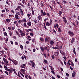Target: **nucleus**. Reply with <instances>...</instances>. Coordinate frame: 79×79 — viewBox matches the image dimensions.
<instances>
[{
  "mask_svg": "<svg viewBox=\"0 0 79 79\" xmlns=\"http://www.w3.org/2000/svg\"><path fill=\"white\" fill-rule=\"evenodd\" d=\"M44 50H47V52H49V51H50V47H44Z\"/></svg>",
  "mask_w": 79,
  "mask_h": 79,
  "instance_id": "1",
  "label": "nucleus"
},
{
  "mask_svg": "<svg viewBox=\"0 0 79 79\" xmlns=\"http://www.w3.org/2000/svg\"><path fill=\"white\" fill-rule=\"evenodd\" d=\"M30 62L31 63V66L32 68H35L34 66V65L35 64V63L31 60H30Z\"/></svg>",
  "mask_w": 79,
  "mask_h": 79,
  "instance_id": "2",
  "label": "nucleus"
},
{
  "mask_svg": "<svg viewBox=\"0 0 79 79\" xmlns=\"http://www.w3.org/2000/svg\"><path fill=\"white\" fill-rule=\"evenodd\" d=\"M3 60H4L5 63H6V64L7 65H9V64H8V61L6 60V59L3 58Z\"/></svg>",
  "mask_w": 79,
  "mask_h": 79,
  "instance_id": "3",
  "label": "nucleus"
},
{
  "mask_svg": "<svg viewBox=\"0 0 79 79\" xmlns=\"http://www.w3.org/2000/svg\"><path fill=\"white\" fill-rule=\"evenodd\" d=\"M63 19H64V22L66 24V23H67V20H66V18H65V17H63Z\"/></svg>",
  "mask_w": 79,
  "mask_h": 79,
  "instance_id": "4",
  "label": "nucleus"
},
{
  "mask_svg": "<svg viewBox=\"0 0 79 79\" xmlns=\"http://www.w3.org/2000/svg\"><path fill=\"white\" fill-rule=\"evenodd\" d=\"M75 40V38H72V40L71 41V44H73L74 43V41Z\"/></svg>",
  "mask_w": 79,
  "mask_h": 79,
  "instance_id": "5",
  "label": "nucleus"
},
{
  "mask_svg": "<svg viewBox=\"0 0 79 79\" xmlns=\"http://www.w3.org/2000/svg\"><path fill=\"white\" fill-rule=\"evenodd\" d=\"M68 33L69 34H70V35H72L73 36V35H74V33H73V32L71 31H69Z\"/></svg>",
  "mask_w": 79,
  "mask_h": 79,
  "instance_id": "6",
  "label": "nucleus"
},
{
  "mask_svg": "<svg viewBox=\"0 0 79 79\" xmlns=\"http://www.w3.org/2000/svg\"><path fill=\"white\" fill-rule=\"evenodd\" d=\"M38 19L39 20H42V16L40 15H39L38 17Z\"/></svg>",
  "mask_w": 79,
  "mask_h": 79,
  "instance_id": "7",
  "label": "nucleus"
},
{
  "mask_svg": "<svg viewBox=\"0 0 79 79\" xmlns=\"http://www.w3.org/2000/svg\"><path fill=\"white\" fill-rule=\"evenodd\" d=\"M27 24L29 26H31V24H32V23L31 21H30L29 22L27 23Z\"/></svg>",
  "mask_w": 79,
  "mask_h": 79,
  "instance_id": "8",
  "label": "nucleus"
},
{
  "mask_svg": "<svg viewBox=\"0 0 79 79\" xmlns=\"http://www.w3.org/2000/svg\"><path fill=\"white\" fill-rule=\"evenodd\" d=\"M58 48H59H59H60V50H61V49L63 48V47L62 46V45H61L60 44V45L59 46V47H58Z\"/></svg>",
  "mask_w": 79,
  "mask_h": 79,
  "instance_id": "9",
  "label": "nucleus"
},
{
  "mask_svg": "<svg viewBox=\"0 0 79 79\" xmlns=\"http://www.w3.org/2000/svg\"><path fill=\"white\" fill-rule=\"evenodd\" d=\"M50 23H49L48 22H46V25L47 26H50Z\"/></svg>",
  "mask_w": 79,
  "mask_h": 79,
  "instance_id": "10",
  "label": "nucleus"
},
{
  "mask_svg": "<svg viewBox=\"0 0 79 79\" xmlns=\"http://www.w3.org/2000/svg\"><path fill=\"white\" fill-rule=\"evenodd\" d=\"M22 21L23 23H26V19H23Z\"/></svg>",
  "mask_w": 79,
  "mask_h": 79,
  "instance_id": "11",
  "label": "nucleus"
},
{
  "mask_svg": "<svg viewBox=\"0 0 79 79\" xmlns=\"http://www.w3.org/2000/svg\"><path fill=\"white\" fill-rule=\"evenodd\" d=\"M13 63L15 65L18 64V61L15 60H14V61Z\"/></svg>",
  "mask_w": 79,
  "mask_h": 79,
  "instance_id": "12",
  "label": "nucleus"
},
{
  "mask_svg": "<svg viewBox=\"0 0 79 79\" xmlns=\"http://www.w3.org/2000/svg\"><path fill=\"white\" fill-rule=\"evenodd\" d=\"M6 22H9V23H10V22L11 21V19H6Z\"/></svg>",
  "mask_w": 79,
  "mask_h": 79,
  "instance_id": "13",
  "label": "nucleus"
},
{
  "mask_svg": "<svg viewBox=\"0 0 79 79\" xmlns=\"http://www.w3.org/2000/svg\"><path fill=\"white\" fill-rule=\"evenodd\" d=\"M20 12L22 13L21 15H22V16H23V15H24V13H23V11L22 10V9H20Z\"/></svg>",
  "mask_w": 79,
  "mask_h": 79,
  "instance_id": "14",
  "label": "nucleus"
},
{
  "mask_svg": "<svg viewBox=\"0 0 79 79\" xmlns=\"http://www.w3.org/2000/svg\"><path fill=\"white\" fill-rule=\"evenodd\" d=\"M21 35L22 37H24V36H25V33H22L20 34Z\"/></svg>",
  "mask_w": 79,
  "mask_h": 79,
  "instance_id": "15",
  "label": "nucleus"
},
{
  "mask_svg": "<svg viewBox=\"0 0 79 79\" xmlns=\"http://www.w3.org/2000/svg\"><path fill=\"white\" fill-rule=\"evenodd\" d=\"M60 53L62 55H64V52L63 51H60Z\"/></svg>",
  "mask_w": 79,
  "mask_h": 79,
  "instance_id": "16",
  "label": "nucleus"
},
{
  "mask_svg": "<svg viewBox=\"0 0 79 79\" xmlns=\"http://www.w3.org/2000/svg\"><path fill=\"white\" fill-rule=\"evenodd\" d=\"M40 48L41 50L43 52H44V48H43L42 47H40Z\"/></svg>",
  "mask_w": 79,
  "mask_h": 79,
  "instance_id": "17",
  "label": "nucleus"
},
{
  "mask_svg": "<svg viewBox=\"0 0 79 79\" xmlns=\"http://www.w3.org/2000/svg\"><path fill=\"white\" fill-rule=\"evenodd\" d=\"M58 31L59 32H61V28H60V27H59L58 29Z\"/></svg>",
  "mask_w": 79,
  "mask_h": 79,
  "instance_id": "18",
  "label": "nucleus"
},
{
  "mask_svg": "<svg viewBox=\"0 0 79 79\" xmlns=\"http://www.w3.org/2000/svg\"><path fill=\"white\" fill-rule=\"evenodd\" d=\"M31 9H32L31 10L32 14L33 15H34V10H33L34 8H31Z\"/></svg>",
  "mask_w": 79,
  "mask_h": 79,
  "instance_id": "19",
  "label": "nucleus"
},
{
  "mask_svg": "<svg viewBox=\"0 0 79 79\" xmlns=\"http://www.w3.org/2000/svg\"><path fill=\"white\" fill-rule=\"evenodd\" d=\"M50 44H51V45H53V44H54V42L52 40L51 41H50Z\"/></svg>",
  "mask_w": 79,
  "mask_h": 79,
  "instance_id": "20",
  "label": "nucleus"
},
{
  "mask_svg": "<svg viewBox=\"0 0 79 79\" xmlns=\"http://www.w3.org/2000/svg\"><path fill=\"white\" fill-rule=\"evenodd\" d=\"M40 41H41V42H44V38H40Z\"/></svg>",
  "mask_w": 79,
  "mask_h": 79,
  "instance_id": "21",
  "label": "nucleus"
},
{
  "mask_svg": "<svg viewBox=\"0 0 79 79\" xmlns=\"http://www.w3.org/2000/svg\"><path fill=\"white\" fill-rule=\"evenodd\" d=\"M20 47L22 50H23V46L22 45L20 44Z\"/></svg>",
  "mask_w": 79,
  "mask_h": 79,
  "instance_id": "22",
  "label": "nucleus"
},
{
  "mask_svg": "<svg viewBox=\"0 0 79 79\" xmlns=\"http://www.w3.org/2000/svg\"><path fill=\"white\" fill-rule=\"evenodd\" d=\"M4 35H6V36L7 37L8 36V35H7V33H6V32H4Z\"/></svg>",
  "mask_w": 79,
  "mask_h": 79,
  "instance_id": "23",
  "label": "nucleus"
},
{
  "mask_svg": "<svg viewBox=\"0 0 79 79\" xmlns=\"http://www.w3.org/2000/svg\"><path fill=\"white\" fill-rule=\"evenodd\" d=\"M10 70L11 73H12V71H13V68H10Z\"/></svg>",
  "mask_w": 79,
  "mask_h": 79,
  "instance_id": "24",
  "label": "nucleus"
},
{
  "mask_svg": "<svg viewBox=\"0 0 79 79\" xmlns=\"http://www.w3.org/2000/svg\"><path fill=\"white\" fill-rule=\"evenodd\" d=\"M47 15V14L45 13V12H44L43 14V16H45V15Z\"/></svg>",
  "mask_w": 79,
  "mask_h": 79,
  "instance_id": "25",
  "label": "nucleus"
},
{
  "mask_svg": "<svg viewBox=\"0 0 79 79\" xmlns=\"http://www.w3.org/2000/svg\"><path fill=\"white\" fill-rule=\"evenodd\" d=\"M59 16H61V14H62V12L61 11H59Z\"/></svg>",
  "mask_w": 79,
  "mask_h": 79,
  "instance_id": "26",
  "label": "nucleus"
},
{
  "mask_svg": "<svg viewBox=\"0 0 79 79\" xmlns=\"http://www.w3.org/2000/svg\"><path fill=\"white\" fill-rule=\"evenodd\" d=\"M9 34H10V36H12V32H11V31H9Z\"/></svg>",
  "mask_w": 79,
  "mask_h": 79,
  "instance_id": "27",
  "label": "nucleus"
},
{
  "mask_svg": "<svg viewBox=\"0 0 79 79\" xmlns=\"http://www.w3.org/2000/svg\"><path fill=\"white\" fill-rule=\"evenodd\" d=\"M20 74H21V76H23V77H24V75L23 74V73H21V72H20Z\"/></svg>",
  "mask_w": 79,
  "mask_h": 79,
  "instance_id": "28",
  "label": "nucleus"
},
{
  "mask_svg": "<svg viewBox=\"0 0 79 79\" xmlns=\"http://www.w3.org/2000/svg\"><path fill=\"white\" fill-rule=\"evenodd\" d=\"M60 44L59 43H57V44L56 45V47H59V45H60Z\"/></svg>",
  "mask_w": 79,
  "mask_h": 79,
  "instance_id": "29",
  "label": "nucleus"
},
{
  "mask_svg": "<svg viewBox=\"0 0 79 79\" xmlns=\"http://www.w3.org/2000/svg\"><path fill=\"white\" fill-rule=\"evenodd\" d=\"M21 71H22V72L24 73L25 72V69H21Z\"/></svg>",
  "mask_w": 79,
  "mask_h": 79,
  "instance_id": "30",
  "label": "nucleus"
},
{
  "mask_svg": "<svg viewBox=\"0 0 79 79\" xmlns=\"http://www.w3.org/2000/svg\"><path fill=\"white\" fill-rule=\"evenodd\" d=\"M6 71H9L10 72L11 70H10V69H8V68H6V69H5Z\"/></svg>",
  "mask_w": 79,
  "mask_h": 79,
  "instance_id": "31",
  "label": "nucleus"
},
{
  "mask_svg": "<svg viewBox=\"0 0 79 79\" xmlns=\"http://www.w3.org/2000/svg\"><path fill=\"white\" fill-rule=\"evenodd\" d=\"M27 6H28V8H31V7L29 6H31V5H30V3H28L27 4Z\"/></svg>",
  "mask_w": 79,
  "mask_h": 79,
  "instance_id": "32",
  "label": "nucleus"
},
{
  "mask_svg": "<svg viewBox=\"0 0 79 79\" xmlns=\"http://www.w3.org/2000/svg\"><path fill=\"white\" fill-rule=\"evenodd\" d=\"M13 71H14V73L15 74H17V75H18V74H17V73H16V71L15 70V69H13Z\"/></svg>",
  "mask_w": 79,
  "mask_h": 79,
  "instance_id": "33",
  "label": "nucleus"
},
{
  "mask_svg": "<svg viewBox=\"0 0 79 79\" xmlns=\"http://www.w3.org/2000/svg\"><path fill=\"white\" fill-rule=\"evenodd\" d=\"M22 20H20L18 21V23L20 24H21V23H22Z\"/></svg>",
  "mask_w": 79,
  "mask_h": 79,
  "instance_id": "34",
  "label": "nucleus"
},
{
  "mask_svg": "<svg viewBox=\"0 0 79 79\" xmlns=\"http://www.w3.org/2000/svg\"><path fill=\"white\" fill-rule=\"evenodd\" d=\"M73 53H74L75 55H76V52L75 50H73Z\"/></svg>",
  "mask_w": 79,
  "mask_h": 79,
  "instance_id": "35",
  "label": "nucleus"
},
{
  "mask_svg": "<svg viewBox=\"0 0 79 79\" xmlns=\"http://www.w3.org/2000/svg\"><path fill=\"white\" fill-rule=\"evenodd\" d=\"M66 64L67 66H69H69L71 65V64L70 63H69V62H68Z\"/></svg>",
  "mask_w": 79,
  "mask_h": 79,
  "instance_id": "36",
  "label": "nucleus"
},
{
  "mask_svg": "<svg viewBox=\"0 0 79 79\" xmlns=\"http://www.w3.org/2000/svg\"><path fill=\"white\" fill-rule=\"evenodd\" d=\"M4 76L3 75H1V77H0V79H3V77Z\"/></svg>",
  "mask_w": 79,
  "mask_h": 79,
  "instance_id": "37",
  "label": "nucleus"
},
{
  "mask_svg": "<svg viewBox=\"0 0 79 79\" xmlns=\"http://www.w3.org/2000/svg\"><path fill=\"white\" fill-rule=\"evenodd\" d=\"M5 73H6V74H7V75H9V74L8 73V72H7V71H5Z\"/></svg>",
  "mask_w": 79,
  "mask_h": 79,
  "instance_id": "38",
  "label": "nucleus"
},
{
  "mask_svg": "<svg viewBox=\"0 0 79 79\" xmlns=\"http://www.w3.org/2000/svg\"><path fill=\"white\" fill-rule=\"evenodd\" d=\"M51 73L52 74H55V72H54V71H53V70L51 71Z\"/></svg>",
  "mask_w": 79,
  "mask_h": 79,
  "instance_id": "39",
  "label": "nucleus"
},
{
  "mask_svg": "<svg viewBox=\"0 0 79 79\" xmlns=\"http://www.w3.org/2000/svg\"><path fill=\"white\" fill-rule=\"evenodd\" d=\"M66 75L67 77H69V74L68 73H66Z\"/></svg>",
  "mask_w": 79,
  "mask_h": 79,
  "instance_id": "40",
  "label": "nucleus"
},
{
  "mask_svg": "<svg viewBox=\"0 0 79 79\" xmlns=\"http://www.w3.org/2000/svg\"><path fill=\"white\" fill-rule=\"evenodd\" d=\"M44 63H47V60H44Z\"/></svg>",
  "mask_w": 79,
  "mask_h": 79,
  "instance_id": "41",
  "label": "nucleus"
},
{
  "mask_svg": "<svg viewBox=\"0 0 79 79\" xmlns=\"http://www.w3.org/2000/svg\"><path fill=\"white\" fill-rule=\"evenodd\" d=\"M63 2L64 3V4H66V3H67V1H63Z\"/></svg>",
  "mask_w": 79,
  "mask_h": 79,
  "instance_id": "42",
  "label": "nucleus"
},
{
  "mask_svg": "<svg viewBox=\"0 0 79 79\" xmlns=\"http://www.w3.org/2000/svg\"><path fill=\"white\" fill-rule=\"evenodd\" d=\"M27 39H31V37L29 36H27Z\"/></svg>",
  "mask_w": 79,
  "mask_h": 79,
  "instance_id": "43",
  "label": "nucleus"
},
{
  "mask_svg": "<svg viewBox=\"0 0 79 79\" xmlns=\"http://www.w3.org/2000/svg\"><path fill=\"white\" fill-rule=\"evenodd\" d=\"M63 58H64V60L65 61H66V59H67V58H66V57L65 56H64V57H63Z\"/></svg>",
  "mask_w": 79,
  "mask_h": 79,
  "instance_id": "44",
  "label": "nucleus"
},
{
  "mask_svg": "<svg viewBox=\"0 0 79 79\" xmlns=\"http://www.w3.org/2000/svg\"><path fill=\"white\" fill-rule=\"evenodd\" d=\"M71 63L72 64H71L72 66H74V64L73 63V62H71Z\"/></svg>",
  "mask_w": 79,
  "mask_h": 79,
  "instance_id": "45",
  "label": "nucleus"
},
{
  "mask_svg": "<svg viewBox=\"0 0 79 79\" xmlns=\"http://www.w3.org/2000/svg\"><path fill=\"white\" fill-rule=\"evenodd\" d=\"M20 66H21V68H22L25 69V67H24V66H23V65H20Z\"/></svg>",
  "mask_w": 79,
  "mask_h": 79,
  "instance_id": "46",
  "label": "nucleus"
},
{
  "mask_svg": "<svg viewBox=\"0 0 79 79\" xmlns=\"http://www.w3.org/2000/svg\"><path fill=\"white\" fill-rule=\"evenodd\" d=\"M11 11L12 13H13L14 14H15V12L13 10H11Z\"/></svg>",
  "mask_w": 79,
  "mask_h": 79,
  "instance_id": "47",
  "label": "nucleus"
},
{
  "mask_svg": "<svg viewBox=\"0 0 79 79\" xmlns=\"http://www.w3.org/2000/svg\"><path fill=\"white\" fill-rule=\"evenodd\" d=\"M51 57L52 59H55V56L54 55L52 56Z\"/></svg>",
  "mask_w": 79,
  "mask_h": 79,
  "instance_id": "48",
  "label": "nucleus"
},
{
  "mask_svg": "<svg viewBox=\"0 0 79 79\" xmlns=\"http://www.w3.org/2000/svg\"><path fill=\"white\" fill-rule=\"evenodd\" d=\"M8 29L9 31L11 30V28L10 27H8Z\"/></svg>",
  "mask_w": 79,
  "mask_h": 79,
  "instance_id": "49",
  "label": "nucleus"
},
{
  "mask_svg": "<svg viewBox=\"0 0 79 79\" xmlns=\"http://www.w3.org/2000/svg\"><path fill=\"white\" fill-rule=\"evenodd\" d=\"M15 45H18V42H15Z\"/></svg>",
  "mask_w": 79,
  "mask_h": 79,
  "instance_id": "50",
  "label": "nucleus"
},
{
  "mask_svg": "<svg viewBox=\"0 0 79 79\" xmlns=\"http://www.w3.org/2000/svg\"><path fill=\"white\" fill-rule=\"evenodd\" d=\"M17 8L18 9H21V7L20 6H18Z\"/></svg>",
  "mask_w": 79,
  "mask_h": 79,
  "instance_id": "51",
  "label": "nucleus"
},
{
  "mask_svg": "<svg viewBox=\"0 0 79 79\" xmlns=\"http://www.w3.org/2000/svg\"><path fill=\"white\" fill-rule=\"evenodd\" d=\"M47 16H48L49 17H50V14L48 13H47Z\"/></svg>",
  "mask_w": 79,
  "mask_h": 79,
  "instance_id": "52",
  "label": "nucleus"
},
{
  "mask_svg": "<svg viewBox=\"0 0 79 79\" xmlns=\"http://www.w3.org/2000/svg\"><path fill=\"white\" fill-rule=\"evenodd\" d=\"M52 20L51 19H50V24H52Z\"/></svg>",
  "mask_w": 79,
  "mask_h": 79,
  "instance_id": "53",
  "label": "nucleus"
},
{
  "mask_svg": "<svg viewBox=\"0 0 79 79\" xmlns=\"http://www.w3.org/2000/svg\"><path fill=\"white\" fill-rule=\"evenodd\" d=\"M72 77H74L75 76V74L74 73H72Z\"/></svg>",
  "mask_w": 79,
  "mask_h": 79,
  "instance_id": "54",
  "label": "nucleus"
},
{
  "mask_svg": "<svg viewBox=\"0 0 79 79\" xmlns=\"http://www.w3.org/2000/svg\"><path fill=\"white\" fill-rule=\"evenodd\" d=\"M30 34L31 35V36H34V34L33 33H30Z\"/></svg>",
  "mask_w": 79,
  "mask_h": 79,
  "instance_id": "55",
  "label": "nucleus"
},
{
  "mask_svg": "<svg viewBox=\"0 0 79 79\" xmlns=\"http://www.w3.org/2000/svg\"><path fill=\"white\" fill-rule=\"evenodd\" d=\"M25 2L26 1H25V0H23V1H22L23 3V4H24Z\"/></svg>",
  "mask_w": 79,
  "mask_h": 79,
  "instance_id": "56",
  "label": "nucleus"
},
{
  "mask_svg": "<svg viewBox=\"0 0 79 79\" xmlns=\"http://www.w3.org/2000/svg\"><path fill=\"white\" fill-rule=\"evenodd\" d=\"M6 3L7 5H10V2H8V1L6 2Z\"/></svg>",
  "mask_w": 79,
  "mask_h": 79,
  "instance_id": "57",
  "label": "nucleus"
},
{
  "mask_svg": "<svg viewBox=\"0 0 79 79\" xmlns=\"http://www.w3.org/2000/svg\"><path fill=\"white\" fill-rule=\"evenodd\" d=\"M45 39L47 41V42H49L50 41V40L47 39V38H46Z\"/></svg>",
  "mask_w": 79,
  "mask_h": 79,
  "instance_id": "58",
  "label": "nucleus"
},
{
  "mask_svg": "<svg viewBox=\"0 0 79 79\" xmlns=\"http://www.w3.org/2000/svg\"><path fill=\"white\" fill-rule=\"evenodd\" d=\"M18 76H19V77H21V76H20V74H19V72L18 73Z\"/></svg>",
  "mask_w": 79,
  "mask_h": 79,
  "instance_id": "59",
  "label": "nucleus"
},
{
  "mask_svg": "<svg viewBox=\"0 0 79 79\" xmlns=\"http://www.w3.org/2000/svg\"><path fill=\"white\" fill-rule=\"evenodd\" d=\"M12 30H14V29H15V27H12Z\"/></svg>",
  "mask_w": 79,
  "mask_h": 79,
  "instance_id": "60",
  "label": "nucleus"
},
{
  "mask_svg": "<svg viewBox=\"0 0 79 79\" xmlns=\"http://www.w3.org/2000/svg\"><path fill=\"white\" fill-rule=\"evenodd\" d=\"M26 25H27L26 23H24L23 24V26H24V27H26Z\"/></svg>",
  "mask_w": 79,
  "mask_h": 79,
  "instance_id": "61",
  "label": "nucleus"
},
{
  "mask_svg": "<svg viewBox=\"0 0 79 79\" xmlns=\"http://www.w3.org/2000/svg\"><path fill=\"white\" fill-rule=\"evenodd\" d=\"M52 2L54 4H56V3L54 1H52Z\"/></svg>",
  "mask_w": 79,
  "mask_h": 79,
  "instance_id": "62",
  "label": "nucleus"
},
{
  "mask_svg": "<svg viewBox=\"0 0 79 79\" xmlns=\"http://www.w3.org/2000/svg\"><path fill=\"white\" fill-rule=\"evenodd\" d=\"M18 16H18V14H16V15H15V17H18Z\"/></svg>",
  "mask_w": 79,
  "mask_h": 79,
  "instance_id": "63",
  "label": "nucleus"
},
{
  "mask_svg": "<svg viewBox=\"0 0 79 79\" xmlns=\"http://www.w3.org/2000/svg\"><path fill=\"white\" fill-rule=\"evenodd\" d=\"M51 78L52 79H55V77H53V76Z\"/></svg>",
  "mask_w": 79,
  "mask_h": 79,
  "instance_id": "64",
  "label": "nucleus"
}]
</instances>
